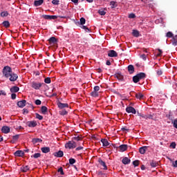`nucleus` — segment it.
Instances as JSON below:
<instances>
[{
	"label": "nucleus",
	"instance_id": "20",
	"mask_svg": "<svg viewBox=\"0 0 177 177\" xmlns=\"http://www.w3.org/2000/svg\"><path fill=\"white\" fill-rule=\"evenodd\" d=\"M127 68L129 74H133V73H135V67H133V65H129Z\"/></svg>",
	"mask_w": 177,
	"mask_h": 177
},
{
	"label": "nucleus",
	"instance_id": "55",
	"mask_svg": "<svg viewBox=\"0 0 177 177\" xmlns=\"http://www.w3.org/2000/svg\"><path fill=\"white\" fill-rule=\"evenodd\" d=\"M17 95L16 93H12L11 95V99H12V100H15V99H16Z\"/></svg>",
	"mask_w": 177,
	"mask_h": 177
},
{
	"label": "nucleus",
	"instance_id": "17",
	"mask_svg": "<svg viewBox=\"0 0 177 177\" xmlns=\"http://www.w3.org/2000/svg\"><path fill=\"white\" fill-rule=\"evenodd\" d=\"M15 156L16 157H23V156H24V151L21 150H18L15 152Z\"/></svg>",
	"mask_w": 177,
	"mask_h": 177
},
{
	"label": "nucleus",
	"instance_id": "46",
	"mask_svg": "<svg viewBox=\"0 0 177 177\" xmlns=\"http://www.w3.org/2000/svg\"><path fill=\"white\" fill-rule=\"evenodd\" d=\"M35 103L37 106H41L42 102L40 100H36L35 101Z\"/></svg>",
	"mask_w": 177,
	"mask_h": 177
},
{
	"label": "nucleus",
	"instance_id": "10",
	"mask_svg": "<svg viewBox=\"0 0 177 177\" xmlns=\"http://www.w3.org/2000/svg\"><path fill=\"white\" fill-rule=\"evenodd\" d=\"M53 156L54 157L62 158V157H63V156H64V153L63 152V151L59 150L57 152L53 153Z\"/></svg>",
	"mask_w": 177,
	"mask_h": 177
},
{
	"label": "nucleus",
	"instance_id": "61",
	"mask_svg": "<svg viewBox=\"0 0 177 177\" xmlns=\"http://www.w3.org/2000/svg\"><path fill=\"white\" fill-rule=\"evenodd\" d=\"M137 114H138V117H142V118H143V117H145V114H142L141 113L137 112Z\"/></svg>",
	"mask_w": 177,
	"mask_h": 177
},
{
	"label": "nucleus",
	"instance_id": "16",
	"mask_svg": "<svg viewBox=\"0 0 177 177\" xmlns=\"http://www.w3.org/2000/svg\"><path fill=\"white\" fill-rule=\"evenodd\" d=\"M98 162L100 164V165L103 166V169L107 171V165L104 161L100 158L98 159Z\"/></svg>",
	"mask_w": 177,
	"mask_h": 177
},
{
	"label": "nucleus",
	"instance_id": "42",
	"mask_svg": "<svg viewBox=\"0 0 177 177\" xmlns=\"http://www.w3.org/2000/svg\"><path fill=\"white\" fill-rule=\"evenodd\" d=\"M86 21V20L85 19V18L82 17L80 19V24H81V26H84V24H85Z\"/></svg>",
	"mask_w": 177,
	"mask_h": 177
},
{
	"label": "nucleus",
	"instance_id": "30",
	"mask_svg": "<svg viewBox=\"0 0 177 177\" xmlns=\"http://www.w3.org/2000/svg\"><path fill=\"white\" fill-rule=\"evenodd\" d=\"M132 35L136 37V38L139 37L140 33L138 30H133Z\"/></svg>",
	"mask_w": 177,
	"mask_h": 177
},
{
	"label": "nucleus",
	"instance_id": "31",
	"mask_svg": "<svg viewBox=\"0 0 177 177\" xmlns=\"http://www.w3.org/2000/svg\"><path fill=\"white\" fill-rule=\"evenodd\" d=\"M2 24L6 28H9V27H10V23L8 21H4Z\"/></svg>",
	"mask_w": 177,
	"mask_h": 177
},
{
	"label": "nucleus",
	"instance_id": "7",
	"mask_svg": "<svg viewBox=\"0 0 177 177\" xmlns=\"http://www.w3.org/2000/svg\"><path fill=\"white\" fill-rule=\"evenodd\" d=\"M108 56L109 57H117V56H118V54L117 53V52H115V50H110L109 51H108Z\"/></svg>",
	"mask_w": 177,
	"mask_h": 177
},
{
	"label": "nucleus",
	"instance_id": "38",
	"mask_svg": "<svg viewBox=\"0 0 177 177\" xmlns=\"http://www.w3.org/2000/svg\"><path fill=\"white\" fill-rule=\"evenodd\" d=\"M45 84H50L52 82V80H50V77H46L44 79Z\"/></svg>",
	"mask_w": 177,
	"mask_h": 177
},
{
	"label": "nucleus",
	"instance_id": "52",
	"mask_svg": "<svg viewBox=\"0 0 177 177\" xmlns=\"http://www.w3.org/2000/svg\"><path fill=\"white\" fill-rule=\"evenodd\" d=\"M156 74L158 75H162V70H158L157 71H156Z\"/></svg>",
	"mask_w": 177,
	"mask_h": 177
},
{
	"label": "nucleus",
	"instance_id": "37",
	"mask_svg": "<svg viewBox=\"0 0 177 177\" xmlns=\"http://www.w3.org/2000/svg\"><path fill=\"white\" fill-rule=\"evenodd\" d=\"M98 13L101 16H104V15H106V11L103 9H100V10H98Z\"/></svg>",
	"mask_w": 177,
	"mask_h": 177
},
{
	"label": "nucleus",
	"instance_id": "34",
	"mask_svg": "<svg viewBox=\"0 0 177 177\" xmlns=\"http://www.w3.org/2000/svg\"><path fill=\"white\" fill-rule=\"evenodd\" d=\"M29 169H30V167H28V165L21 167V171L22 172H27V171H29Z\"/></svg>",
	"mask_w": 177,
	"mask_h": 177
},
{
	"label": "nucleus",
	"instance_id": "53",
	"mask_svg": "<svg viewBox=\"0 0 177 177\" xmlns=\"http://www.w3.org/2000/svg\"><path fill=\"white\" fill-rule=\"evenodd\" d=\"M170 147H172V149H175V147H176V143L175 142H171L170 145Z\"/></svg>",
	"mask_w": 177,
	"mask_h": 177
},
{
	"label": "nucleus",
	"instance_id": "13",
	"mask_svg": "<svg viewBox=\"0 0 177 177\" xmlns=\"http://www.w3.org/2000/svg\"><path fill=\"white\" fill-rule=\"evenodd\" d=\"M26 102H27V101L26 100L19 101L17 102V106H18V107H20L21 109H23V107H24L26 106Z\"/></svg>",
	"mask_w": 177,
	"mask_h": 177
},
{
	"label": "nucleus",
	"instance_id": "6",
	"mask_svg": "<svg viewBox=\"0 0 177 177\" xmlns=\"http://www.w3.org/2000/svg\"><path fill=\"white\" fill-rule=\"evenodd\" d=\"M26 125L29 127V128H35L38 124L36 121H28L26 122Z\"/></svg>",
	"mask_w": 177,
	"mask_h": 177
},
{
	"label": "nucleus",
	"instance_id": "28",
	"mask_svg": "<svg viewBox=\"0 0 177 177\" xmlns=\"http://www.w3.org/2000/svg\"><path fill=\"white\" fill-rule=\"evenodd\" d=\"M148 120H153V121H156V120H157L156 114H148Z\"/></svg>",
	"mask_w": 177,
	"mask_h": 177
},
{
	"label": "nucleus",
	"instance_id": "9",
	"mask_svg": "<svg viewBox=\"0 0 177 177\" xmlns=\"http://www.w3.org/2000/svg\"><path fill=\"white\" fill-rule=\"evenodd\" d=\"M48 41L50 45H56L57 44V39L55 37H51Z\"/></svg>",
	"mask_w": 177,
	"mask_h": 177
},
{
	"label": "nucleus",
	"instance_id": "24",
	"mask_svg": "<svg viewBox=\"0 0 177 177\" xmlns=\"http://www.w3.org/2000/svg\"><path fill=\"white\" fill-rule=\"evenodd\" d=\"M150 165L152 168H156V167H158V162H156V160H151Z\"/></svg>",
	"mask_w": 177,
	"mask_h": 177
},
{
	"label": "nucleus",
	"instance_id": "60",
	"mask_svg": "<svg viewBox=\"0 0 177 177\" xmlns=\"http://www.w3.org/2000/svg\"><path fill=\"white\" fill-rule=\"evenodd\" d=\"M172 166L174 167V168H177V160L172 163Z\"/></svg>",
	"mask_w": 177,
	"mask_h": 177
},
{
	"label": "nucleus",
	"instance_id": "64",
	"mask_svg": "<svg viewBox=\"0 0 177 177\" xmlns=\"http://www.w3.org/2000/svg\"><path fill=\"white\" fill-rule=\"evenodd\" d=\"M71 1L73 2L75 5H78V0H71Z\"/></svg>",
	"mask_w": 177,
	"mask_h": 177
},
{
	"label": "nucleus",
	"instance_id": "47",
	"mask_svg": "<svg viewBox=\"0 0 177 177\" xmlns=\"http://www.w3.org/2000/svg\"><path fill=\"white\" fill-rule=\"evenodd\" d=\"M32 157H33L34 158H39V157H41V153H35V154L32 156Z\"/></svg>",
	"mask_w": 177,
	"mask_h": 177
},
{
	"label": "nucleus",
	"instance_id": "50",
	"mask_svg": "<svg viewBox=\"0 0 177 177\" xmlns=\"http://www.w3.org/2000/svg\"><path fill=\"white\" fill-rule=\"evenodd\" d=\"M158 51L159 52L158 54H157V56L158 57H160L162 55V50L160 49V48H158Z\"/></svg>",
	"mask_w": 177,
	"mask_h": 177
},
{
	"label": "nucleus",
	"instance_id": "29",
	"mask_svg": "<svg viewBox=\"0 0 177 177\" xmlns=\"http://www.w3.org/2000/svg\"><path fill=\"white\" fill-rule=\"evenodd\" d=\"M42 3H44V1H42V0H37V1H35L34 2L35 6H41Z\"/></svg>",
	"mask_w": 177,
	"mask_h": 177
},
{
	"label": "nucleus",
	"instance_id": "57",
	"mask_svg": "<svg viewBox=\"0 0 177 177\" xmlns=\"http://www.w3.org/2000/svg\"><path fill=\"white\" fill-rule=\"evenodd\" d=\"M73 139L74 140H77V142H80V140H81V138H80V136L74 137Z\"/></svg>",
	"mask_w": 177,
	"mask_h": 177
},
{
	"label": "nucleus",
	"instance_id": "4",
	"mask_svg": "<svg viewBox=\"0 0 177 177\" xmlns=\"http://www.w3.org/2000/svg\"><path fill=\"white\" fill-rule=\"evenodd\" d=\"M44 19H46V20H56L57 17H59L60 19H66V17L64 16H56V15H44Z\"/></svg>",
	"mask_w": 177,
	"mask_h": 177
},
{
	"label": "nucleus",
	"instance_id": "22",
	"mask_svg": "<svg viewBox=\"0 0 177 177\" xmlns=\"http://www.w3.org/2000/svg\"><path fill=\"white\" fill-rule=\"evenodd\" d=\"M119 149H120V151H126V150H127V149H128V145H120Z\"/></svg>",
	"mask_w": 177,
	"mask_h": 177
},
{
	"label": "nucleus",
	"instance_id": "63",
	"mask_svg": "<svg viewBox=\"0 0 177 177\" xmlns=\"http://www.w3.org/2000/svg\"><path fill=\"white\" fill-rule=\"evenodd\" d=\"M140 57H141L142 59H143V60H146V55L142 54V55L140 56Z\"/></svg>",
	"mask_w": 177,
	"mask_h": 177
},
{
	"label": "nucleus",
	"instance_id": "43",
	"mask_svg": "<svg viewBox=\"0 0 177 177\" xmlns=\"http://www.w3.org/2000/svg\"><path fill=\"white\" fill-rule=\"evenodd\" d=\"M139 162H140V161L138 160H134L133 162V165H134V167H139Z\"/></svg>",
	"mask_w": 177,
	"mask_h": 177
},
{
	"label": "nucleus",
	"instance_id": "21",
	"mask_svg": "<svg viewBox=\"0 0 177 177\" xmlns=\"http://www.w3.org/2000/svg\"><path fill=\"white\" fill-rule=\"evenodd\" d=\"M41 150L42 151V153H49V151H50V148L49 147H44L41 148Z\"/></svg>",
	"mask_w": 177,
	"mask_h": 177
},
{
	"label": "nucleus",
	"instance_id": "19",
	"mask_svg": "<svg viewBox=\"0 0 177 177\" xmlns=\"http://www.w3.org/2000/svg\"><path fill=\"white\" fill-rule=\"evenodd\" d=\"M19 138H20V135L17 134L15 136H12V140H10V143H16V142H17V140H19Z\"/></svg>",
	"mask_w": 177,
	"mask_h": 177
},
{
	"label": "nucleus",
	"instance_id": "27",
	"mask_svg": "<svg viewBox=\"0 0 177 177\" xmlns=\"http://www.w3.org/2000/svg\"><path fill=\"white\" fill-rule=\"evenodd\" d=\"M42 140L40 138H33L32 140V142L33 143V145H36V143H41Z\"/></svg>",
	"mask_w": 177,
	"mask_h": 177
},
{
	"label": "nucleus",
	"instance_id": "18",
	"mask_svg": "<svg viewBox=\"0 0 177 177\" xmlns=\"http://www.w3.org/2000/svg\"><path fill=\"white\" fill-rule=\"evenodd\" d=\"M122 162L124 165H128V164H131V159H129L128 157H124L123 158Z\"/></svg>",
	"mask_w": 177,
	"mask_h": 177
},
{
	"label": "nucleus",
	"instance_id": "26",
	"mask_svg": "<svg viewBox=\"0 0 177 177\" xmlns=\"http://www.w3.org/2000/svg\"><path fill=\"white\" fill-rule=\"evenodd\" d=\"M136 97L137 99H139L140 100H142L145 99V95L140 93L136 94Z\"/></svg>",
	"mask_w": 177,
	"mask_h": 177
},
{
	"label": "nucleus",
	"instance_id": "8",
	"mask_svg": "<svg viewBox=\"0 0 177 177\" xmlns=\"http://www.w3.org/2000/svg\"><path fill=\"white\" fill-rule=\"evenodd\" d=\"M57 104V106L59 107V109H66V107L68 108V104L62 103L60 101H58Z\"/></svg>",
	"mask_w": 177,
	"mask_h": 177
},
{
	"label": "nucleus",
	"instance_id": "2",
	"mask_svg": "<svg viewBox=\"0 0 177 177\" xmlns=\"http://www.w3.org/2000/svg\"><path fill=\"white\" fill-rule=\"evenodd\" d=\"M75 147H77V142L74 141H68L65 144V149L71 150V149H75Z\"/></svg>",
	"mask_w": 177,
	"mask_h": 177
},
{
	"label": "nucleus",
	"instance_id": "39",
	"mask_svg": "<svg viewBox=\"0 0 177 177\" xmlns=\"http://www.w3.org/2000/svg\"><path fill=\"white\" fill-rule=\"evenodd\" d=\"M35 115H36V118H37V120H44L43 115H41L39 113H35Z\"/></svg>",
	"mask_w": 177,
	"mask_h": 177
},
{
	"label": "nucleus",
	"instance_id": "3",
	"mask_svg": "<svg viewBox=\"0 0 177 177\" xmlns=\"http://www.w3.org/2000/svg\"><path fill=\"white\" fill-rule=\"evenodd\" d=\"M99 91H100V87L99 86H95L93 91L91 93V96L92 97H97L99 96Z\"/></svg>",
	"mask_w": 177,
	"mask_h": 177
},
{
	"label": "nucleus",
	"instance_id": "1",
	"mask_svg": "<svg viewBox=\"0 0 177 177\" xmlns=\"http://www.w3.org/2000/svg\"><path fill=\"white\" fill-rule=\"evenodd\" d=\"M2 73L3 75L6 78H8V80L11 82H15V81H17V78H19L17 74L13 73V71H12V68H10V66H4Z\"/></svg>",
	"mask_w": 177,
	"mask_h": 177
},
{
	"label": "nucleus",
	"instance_id": "54",
	"mask_svg": "<svg viewBox=\"0 0 177 177\" xmlns=\"http://www.w3.org/2000/svg\"><path fill=\"white\" fill-rule=\"evenodd\" d=\"M173 125H174V128H176L177 129V120H175L174 121Z\"/></svg>",
	"mask_w": 177,
	"mask_h": 177
},
{
	"label": "nucleus",
	"instance_id": "49",
	"mask_svg": "<svg viewBox=\"0 0 177 177\" xmlns=\"http://www.w3.org/2000/svg\"><path fill=\"white\" fill-rule=\"evenodd\" d=\"M135 17H136V15L133 13H131L129 15V19H135Z\"/></svg>",
	"mask_w": 177,
	"mask_h": 177
},
{
	"label": "nucleus",
	"instance_id": "44",
	"mask_svg": "<svg viewBox=\"0 0 177 177\" xmlns=\"http://www.w3.org/2000/svg\"><path fill=\"white\" fill-rule=\"evenodd\" d=\"M57 172H59L60 175H64V171H63V167H59L57 170Z\"/></svg>",
	"mask_w": 177,
	"mask_h": 177
},
{
	"label": "nucleus",
	"instance_id": "51",
	"mask_svg": "<svg viewBox=\"0 0 177 177\" xmlns=\"http://www.w3.org/2000/svg\"><path fill=\"white\" fill-rule=\"evenodd\" d=\"M52 3L53 5H59V0H53Z\"/></svg>",
	"mask_w": 177,
	"mask_h": 177
},
{
	"label": "nucleus",
	"instance_id": "33",
	"mask_svg": "<svg viewBox=\"0 0 177 177\" xmlns=\"http://www.w3.org/2000/svg\"><path fill=\"white\" fill-rule=\"evenodd\" d=\"M139 81H140V80L137 75L133 77V82H134V84H138Z\"/></svg>",
	"mask_w": 177,
	"mask_h": 177
},
{
	"label": "nucleus",
	"instance_id": "62",
	"mask_svg": "<svg viewBox=\"0 0 177 177\" xmlns=\"http://www.w3.org/2000/svg\"><path fill=\"white\" fill-rule=\"evenodd\" d=\"M121 129L123 132L125 131H127V132H129V129H126L125 127H122Z\"/></svg>",
	"mask_w": 177,
	"mask_h": 177
},
{
	"label": "nucleus",
	"instance_id": "56",
	"mask_svg": "<svg viewBox=\"0 0 177 177\" xmlns=\"http://www.w3.org/2000/svg\"><path fill=\"white\" fill-rule=\"evenodd\" d=\"M82 28H83V30H87V32H89V28H88L86 26H82Z\"/></svg>",
	"mask_w": 177,
	"mask_h": 177
},
{
	"label": "nucleus",
	"instance_id": "59",
	"mask_svg": "<svg viewBox=\"0 0 177 177\" xmlns=\"http://www.w3.org/2000/svg\"><path fill=\"white\" fill-rule=\"evenodd\" d=\"M84 149V147H78L75 149L76 151H78L80 150H83Z\"/></svg>",
	"mask_w": 177,
	"mask_h": 177
},
{
	"label": "nucleus",
	"instance_id": "5",
	"mask_svg": "<svg viewBox=\"0 0 177 177\" xmlns=\"http://www.w3.org/2000/svg\"><path fill=\"white\" fill-rule=\"evenodd\" d=\"M42 85H45V83H39L37 82H31V86L33 88V89L38 90L42 86Z\"/></svg>",
	"mask_w": 177,
	"mask_h": 177
},
{
	"label": "nucleus",
	"instance_id": "14",
	"mask_svg": "<svg viewBox=\"0 0 177 177\" xmlns=\"http://www.w3.org/2000/svg\"><path fill=\"white\" fill-rule=\"evenodd\" d=\"M10 91L12 93H16L20 91V88L17 86H14L10 89Z\"/></svg>",
	"mask_w": 177,
	"mask_h": 177
},
{
	"label": "nucleus",
	"instance_id": "32",
	"mask_svg": "<svg viewBox=\"0 0 177 177\" xmlns=\"http://www.w3.org/2000/svg\"><path fill=\"white\" fill-rule=\"evenodd\" d=\"M41 111L42 114H46V113H48V107L45 106H41Z\"/></svg>",
	"mask_w": 177,
	"mask_h": 177
},
{
	"label": "nucleus",
	"instance_id": "12",
	"mask_svg": "<svg viewBox=\"0 0 177 177\" xmlns=\"http://www.w3.org/2000/svg\"><path fill=\"white\" fill-rule=\"evenodd\" d=\"M1 132L3 133H9V132H10V128L9 127H7V126H3L1 128Z\"/></svg>",
	"mask_w": 177,
	"mask_h": 177
},
{
	"label": "nucleus",
	"instance_id": "15",
	"mask_svg": "<svg viewBox=\"0 0 177 177\" xmlns=\"http://www.w3.org/2000/svg\"><path fill=\"white\" fill-rule=\"evenodd\" d=\"M101 142H102V146H104V147H107V146H110V142H109V140H107V139H106V138H102L101 140Z\"/></svg>",
	"mask_w": 177,
	"mask_h": 177
},
{
	"label": "nucleus",
	"instance_id": "11",
	"mask_svg": "<svg viewBox=\"0 0 177 177\" xmlns=\"http://www.w3.org/2000/svg\"><path fill=\"white\" fill-rule=\"evenodd\" d=\"M127 113H131L132 114H136V109L133 106H128L126 108Z\"/></svg>",
	"mask_w": 177,
	"mask_h": 177
},
{
	"label": "nucleus",
	"instance_id": "40",
	"mask_svg": "<svg viewBox=\"0 0 177 177\" xmlns=\"http://www.w3.org/2000/svg\"><path fill=\"white\" fill-rule=\"evenodd\" d=\"M68 112H67V111H66L65 109L59 111V113L61 115H67Z\"/></svg>",
	"mask_w": 177,
	"mask_h": 177
},
{
	"label": "nucleus",
	"instance_id": "23",
	"mask_svg": "<svg viewBox=\"0 0 177 177\" xmlns=\"http://www.w3.org/2000/svg\"><path fill=\"white\" fill-rule=\"evenodd\" d=\"M137 77H138V79L140 80H143L144 78H146V73H140L138 74H137Z\"/></svg>",
	"mask_w": 177,
	"mask_h": 177
},
{
	"label": "nucleus",
	"instance_id": "48",
	"mask_svg": "<svg viewBox=\"0 0 177 177\" xmlns=\"http://www.w3.org/2000/svg\"><path fill=\"white\" fill-rule=\"evenodd\" d=\"M139 153H140V154H145V153H146V151H145V149L142 147H140L139 149Z\"/></svg>",
	"mask_w": 177,
	"mask_h": 177
},
{
	"label": "nucleus",
	"instance_id": "36",
	"mask_svg": "<svg viewBox=\"0 0 177 177\" xmlns=\"http://www.w3.org/2000/svg\"><path fill=\"white\" fill-rule=\"evenodd\" d=\"M1 17H8L9 16V12L8 11H4L1 13Z\"/></svg>",
	"mask_w": 177,
	"mask_h": 177
},
{
	"label": "nucleus",
	"instance_id": "45",
	"mask_svg": "<svg viewBox=\"0 0 177 177\" xmlns=\"http://www.w3.org/2000/svg\"><path fill=\"white\" fill-rule=\"evenodd\" d=\"M76 160L74 158H70L69 159V164H71V165H73V164H75Z\"/></svg>",
	"mask_w": 177,
	"mask_h": 177
},
{
	"label": "nucleus",
	"instance_id": "25",
	"mask_svg": "<svg viewBox=\"0 0 177 177\" xmlns=\"http://www.w3.org/2000/svg\"><path fill=\"white\" fill-rule=\"evenodd\" d=\"M115 78L119 80V81H124V75H122L121 73L116 74Z\"/></svg>",
	"mask_w": 177,
	"mask_h": 177
},
{
	"label": "nucleus",
	"instance_id": "35",
	"mask_svg": "<svg viewBox=\"0 0 177 177\" xmlns=\"http://www.w3.org/2000/svg\"><path fill=\"white\" fill-rule=\"evenodd\" d=\"M110 5H111V9H114V8H117L118 6L117 2L113 1L110 2Z\"/></svg>",
	"mask_w": 177,
	"mask_h": 177
},
{
	"label": "nucleus",
	"instance_id": "41",
	"mask_svg": "<svg viewBox=\"0 0 177 177\" xmlns=\"http://www.w3.org/2000/svg\"><path fill=\"white\" fill-rule=\"evenodd\" d=\"M166 37L167 38H172V37H174V33H172V32H168L167 34H166Z\"/></svg>",
	"mask_w": 177,
	"mask_h": 177
},
{
	"label": "nucleus",
	"instance_id": "58",
	"mask_svg": "<svg viewBox=\"0 0 177 177\" xmlns=\"http://www.w3.org/2000/svg\"><path fill=\"white\" fill-rule=\"evenodd\" d=\"M3 95V96H6V93L4 91H0V96Z\"/></svg>",
	"mask_w": 177,
	"mask_h": 177
}]
</instances>
